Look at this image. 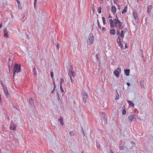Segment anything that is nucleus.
<instances>
[{
  "mask_svg": "<svg viewBox=\"0 0 153 153\" xmlns=\"http://www.w3.org/2000/svg\"><path fill=\"white\" fill-rule=\"evenodd\" d=\"M97 149H100L101 148V146L100 144H97Z\"/></svg>",
  "mask_w": 153,
  "mask_h": 153,
  "instance_id": "obj_30",
  "label": "nucleus"
},
{
  "mask_svg": "<svg viewBox=\"0 0 153 153\" xmlns=\"http://www.w3.org/2000/svg\"><path fill=\"white\" fill-rule=\"evenodd\" d=\"M53 83L54 85V88H55L56 86H55V83L54 81H53Z\"/></svg>",
  "mask_w": 153,
  "mask_h": 153,
  "instance_id": "obj_39",
  "label": "nucleus"
},
{
  "mask_svg": "<svg viewBox=\"0 0 153 153\" xmlns=\"http://www.w3.org/2000/svg\"><path fill=\"white\" fill-rule=\"evenodd\" d=\"M128 118L131 122L135 121L136 120V116L134 114H132L128 117Z\"/></svg>",
  "mask_w": 153,
  "mask_h": 153,
  "instance_id": "obj_4",
  "label": "nucleus"
},
{
  "mask_svg": "<svg viewBox=\"0 0 153 153\" xmlns=\"http://www.w3.org/2000/svg\"><path fill=\"white\" fill-rule=\"evenodd\" d=\"M130 72V70L129 69H125L124 70L125 74L126 76L129 75Z\"/></svg>",
  "mask_w": 153,
  "mask_h": 153,
  "instance_id": "obj_13",
  "label": "nucleus"
},
{
  "mask_svg": "<svg viewBox=\"0 0 153 153\" xmlns=\"http://www.w3.org/2000/svg\"><path fill=\"white\" fill-rule=\"evenodd\" d=\"M124 31L123 30H122L121 31V33H120V37H124Z\"/></svg>",
  "mask_w": 153,
  "mask_h": 153,
  "instance_id": "obj_21",
  "label": "nucleus"
},
{
  "mask_svg": "<svg viewBox=\"0 0 153 153\" xmlns=\"http://www.w3.org/2000/svg\"><path fill=\"white\" fill-rule=\"evenodd\" d=\"M117 35H120V30L117 29Z\"/></svg>",
  "mask_w": 153,
  "mask_h": 153,
  "instance_id": "obj_31",
  "label": "nucleus"
},
{
  "mask_svg": "<svg viewBox=\"0 0 153 153\" xmlns=\"http://www.w3.org/2000/svg\"><path fill=\"white\" fill-rule=\"evenodd\" d=\"M105 28L104 27H102V31H105Z\"/></svg>",
  "mask_w": 153,
  "mask_h": 153,
  "instance_id": "obj_34",
  "label": "nucleus"
},
{
  "mask_svg": "<svg viewBox=\"0 0 153 153\" xmlns=\"http://www.w3.org/2000/svg\"><path fill=\"white\" fill-rule=\"evenodd\" d=\"M117 70H114V73L115 76L117 77L119 76V72H120L121 71V69L120 68L118 67L117 68Z\"/></svg>",
  "mask_w": 153,
  "mask_h": 153,
  "instance_id": "obj_6",
  "label": "nucleus"
},
{
  "mask_svg": "<svg viewBox=\"0 0 153 153\" xmlns=\"http://www.w3.org/2000/svg\"><path fill=\"white\" fill-rule=\"evenodd\" d=\"M111 11L114 14L116 12V7L114 6H112L111 7Z\"/></svg>",
  "mask_w": 153,
  "mask_h": 153,
  "instance_id": "obj_14",
  "label": "nucleus"
},
{
  "mask_svg": "<svg viewBox=\"0 0 153 153\" xmlns=\"http://www.w3.org/2000/svg\"><path fill=\"white\" fill-rule=\"evenodd\" d=\"M4 36L7 38L9 37L8 32L6 30H4Z\"/></svg>",
  "mask_w": 153,
  "mask_h": 153,
  "instance_id": "obj_11",
  "label": "nucleus"
},
{
  "mask_svg": "<svg viewBox=\"0 0 153 153\" xmlns=\"http://www.w3.org/2000/svg\"><path fill=\"white\" fill-rule=\"evenodd\" d=\"M70 68L71 69V71L70 72H71L72 75L74 77L75 76V73L74 71H72V70H73V68L71 66H70Z\"/></svg>",
  "mask_w": 153,
  "mask_h": 153,
  "instance_id": "obj_12",
  "label": "nucleus"
},
{
  "mask_svg": "<svg viewBox=\"0 0 153 153\" xmlns=\"http://www.w3.org/2000/svg\"><path fill=\"white\" fill-rule=\"evenodd\" d=\"M94 40V37L92 33H90L89 35L87 40V43L90 45L93 44Z\"/></svg>",
  "mask_w": 153,
  "mask_h": 153,
  "instance_id": "obj_3",
  "label": "nucleus"
},
{
  "mask_svg": "<svg viewBox=\"0 0 153 153\" xmlns=\"http://www.w3.org/2000/svg\"><path fill=\"white\" fill-rule=\"evenodd\" d=\"M81 153H83V152H81Z\"/></svg>",
  "mask_w": 153,
  "mask_h": 153,
  "instance_id": "obj_48",
  "label": "nucleus"
},
{
  "mask_svg": "<svg viewBox=\"0 0 153 153\" xmlns=\"http://www.w3.org/2000/svg\"><path fill=\"white\" fill-rule=\"evenodd\" d=\"M60 90H61V91L62 92L64 91V90H63V89H62V85H60Z\"/></svg>",
  "mask_w": 153,
  "mask_h": 153,
  "instance_id": "obj_27",
  "label": "nucleus"
},
{
  "mask_svg": "<svg viewBox=\"0 0 153 153\" xmlns=\"http://www.w3.org/2000/svg\"><path fill=\"white\" fill-rule=\"evenodd\" d=\"M103 23L104 25H105L106 24L105 23V19L104 17H102V18Z\"/></svg>",
  "mask_w": 153,
  "mask_h": 153,
  "instance_id": "obj_23",
  "label": "nucleus"
},
{
  "mask_svg": "<svg viewBox=\"0 0 153 153\" xmlns=\"http://www.w3.org/2000/svg\"><path fill=\"white\" fill-rule=\"evenodd\" d=\"M70 79H71V81L72 82V79L71 76H70Z\"/></svg>",
  "mask_w": 153,
  "mask_h": 153,
  "instance_id": "obj_41",
  "label": "nucleus"
},
{
  "mask_svg": "<svg viewBox=\"0 0 153 153\" xmlns=\"http://www.w3.org/2000/svg\"><path fill=\"white\" fill-rule=\"evenodd\" d=\"M127 84L128 86H130V84L129 83L127 82Z\"/></svg>",
  "mask_w": 153,
  "mask_h": 153,
  "instance_id": "obj_37",
  "label": "nucleus"
},
{
  "mask_svg": "<svg viewBox=\"0 0 153 153\" xmlns=\"http://www.w3.org/2000/svg\"><path fill=\"white\" fill-rule=\"evenodd\" d=\"M3 90L4 93L5 94L6 97H7L9 95L8 92L7 88L6 87H3Z\"/></svg>",
  "mask_w": 153,
  "mask_h": 153,
  "instance_id": "obj_10",
  "label": "nucleus"
},
{
  "mask_svg": "<svg viewBox=\"0 0 153 153\" xmlns=\"http://www.w3.org/2000/svg\"><path fill=\"white\" fill-rule=\"evenodd\" d=\"M97 25H98V26L99 28L100 29H101V26H100V23H99V21H98V19L97 20Z\"/></svg>",
  "mask_w": 153,
  "mask_h": 153,
  "instance_id": "obj_25",
  "label": "nucleus"
},
{
  "mask_svg": "<svg viewBox=\"0 0 153 153\" xmlns=\"http://www.w3.org/2000/svg\"><path fill=\"white\" fill-rule=\"evenodd\" d=\"M51 77L52 78V79H53V72H51Z\"/></svg>",
  "mask_w": 153,
  "mask_h": 153,
  "instance_id": "obj_32",
  "label": "nucleus"
},
{
  "mask_svg": "<svg viewBox=\"0 0 153 153\" xmlns=\"http://www.w3.org/2000/svg\"><path fill=\"white\" fill-rule=\"evenodd\" d=\"M58 120L60 122V124L62 125H63L64 124L63 120V118L62 117H60L59 119Z\"/></svg>",
  "mask_w": 153,
  "mask_h": 153,
  "instance_id": "obj_16",
  "label": "nucleus"
},
{
  "mask_svg": "<svg viewBox=\"0 0 153 153\" xmlns=\"http://www.w3.org/2000/svg\"><path fill=\"white\" fill-rule=\"evenodd\" d=\"M29 101H30V102H33V100L31 98L29 99Z\"/></svg>",
  "mask_w": 153,
  "mask_h": 153,
  "instance_id": "obj_36",
  "label": "nucleus"
},
{
  "mask_svg": "<svg viewBox=\"0 0 153 153\" xmlns=\"http://www.w3.org/2000/svg\"><path fill=\"white\" fill-rule=\"evenodd\" d=\"M126 113V111L125 109H123L122 110V114H125Z\"/></svg>",
  "mask_w": 153,
  "mask_h": 153,
  "instance_id": "obj_28",
  "label": "nucleus"
},
{
  "mask_svg": "<svg viewBox=\"0 0 153 153\" xmlns=\"http://www.w3.org/2000/svg\"><path fill=\"white\" fill-rule=\"evenodd\" d=\"M17 3L18 5H19L20 4V2L18 0H16Z\"/></svg>",
  "mask_w": 153,
  "mask_h": 153,
  "instance_id": "obj_33",
  "label": "nucleus"
},
{
  "mask_svg": "<svg viewBox=\"0 0 153 153\" xmlns=\"http://www.w3.org/2000/svg\"><path fill=\"white\" fill-rule=\"evenodd\" d=\"M128 102L129 105L131 106L132 107H134V104L133 103L132 101H128Z\"/></svg>",
  "mask_w": 153,
  "mask_h": 153,
  "instance_id": "obj_17",
  "label": "nucleus"
},
{
  "mask_svg": "<svg viewBox=\"0 0 153 153\" xmlns=\"http://www.w3.org/2000/svg\"><path fill=\"white\" fill-rule=\"evenodd\" d=\"M110 25L111 28L116 27L119 29H122L123 27L122 25V23L120 21L117 15H116V18L114 19L113 20L110 19L109 20Z\"/></svg>",
  "mask_w": 153,
  "mask_h": 153,
  "instance_id": "obj_1",
  "label": "nucleus"
},
{
  "mask_svg": "<svg viewBox=\"0 0 153 153\" xmlns=\"http://www.w3.org/2000/svg\"><path fill=\"white\" fill-rule=\"evenodd\" d=\"M16 126L15 124L11 122L10 127V129L13 131H15L16 130Z\"/></svg>",
  "mask_w": 153,
  "mask_h": 153,
  "instance_id": "obj_5",
  "label": "nucleus"
},
{
  "mask_svg": "<svg viewBox=\"0 0 153 153\" xmlns=\"http://www.w3.org/2000/svg\"><path fill=\"white\" fill-rule=\"evenodd\" d=\"M118 99V97L117 98V97H116V98H115V99L116 100H117Z\"/></svg>",
  "mask_w": 153,
  "mask_h": 153,
  "instance_id": "obj_45",
  "label": "nucleus"
},
{
  "mask_svg": "<svg viewBox=\"0 0 153 153\" xmlns=\"http://www.w3.org/2000/svg\"><path fill=\"white\" fill-rule=\"evenodd\" d=\"M54 89H55V88H53V90L52 91H51V93H53V92L54 91Z\"/></svg>",
  "mask_w": 153,
  "mask_h": 153,
  "instance_id": "obj_46",
  "label": "nucleus"
},
{
  "mask_svg": "<svg viewBox=\"0 0 153 153\" xmlns=\"http://www.w3.org/2000/svg\"><path fill=\"white\" fill-rule=\"evenodd\" d=\"M152 6L151 5H149L147 8V13L148 14L150 15V12H151V10L152 9Z\"/></svg>",
  "mask_w": 153,
  "mask_h": 153,
  "instance_id": "obj_9",
  "label": "nucleus"
},
{
  "mask_svg": "<svg viewBox=\"0 0 153 153\" xmlns=\"http://www.w3.org/2000/svg\"><path fill=\"white\" fill-rule=\"evenodd\" d=\"M96 56L97 59H99V56H98V54H96Z\"/></svg>",
  "mask_w": 153,
  "mask_h": 153,
  "instance_id": "obj_35",
  "label": "nucleus"
},
{
  "mask_svg": "<svg viewBox=\"0 0 153 153\" xmlns=\"http://www.w3.org/2000/svg\"><path fill=\"white\" fill-rule=\"evenodd\" d=\"M10 58H9L8 59V61L9 62L10 61Z\"/></svg>",
  "mask_w": 153,
  "mask_h": 153,
  "instance_id": "obj_47",
  "label": "nucleus"
},
{
  "mask_svg": "<svg viewBox=\"0 0 153 153\" xmlns=\"http://www.w3.org/2000/svg\"><path fill=\"white\" fill-rule=\"evenodd\" d=\"M88 97V95L85 92H84L82 94V100L83 101L84 103H86V99Z\"/></svg>",
  "mask_w": 153,
  "mask_h": 153,
  "instance_id": "obj_7",
  "label": "nucleus"
},
{
  "mask_svg": "<svg viewBox=\"0 0 153 153\" xmlns=\"http://www.w3.org/2000/svg\"><path fill=\"white\" fill-rule=\"evenodd\" d=\"M37 0H35V1H34V6H35V4L36 3V1Z\"/></svg>",
  "mask_w": 153,
  "mask_h": 153,
  "instance_id": "obj_42",
  "label": "nucleus"
},
{
  "mask_svg": "<svg viewBox=\"0 0 153 153\" xmlns=\"http://www.w3.org/2000/svg\"><path fill=\"white\" fill-rule=\"evenodd\" d=\"M108 18H112V16H111L110 15H109V16Z\"/></svg>",
  "mask_w": 153,
  "mask_h": 153,
  "instance_id": "obj_43",
  "label": "nucleus"
},
{
  "mask_svg": "<svg viewBox=\"0 0 153 153\" xmlns=\"http://www.w3.org/2000/svg\"><path fill=\"white\" fill-rule=\"evenodd\" d=\"M70 135L71 136H73L74 135V134L73 133V131H70Z\"/></svg>",
  "mask_w": 153,
  "mask_h": 153,
  "instance_id": "obj_29",
  "label": "nucleus"
},
{
  "mask_svg": "<svg viewBox=\"0 0 153 153\" xmlns=\"http://www.w3.org/2000/svg\"><path fill=\"white\" fill-rule=\"evenodd\" d=\"M127 48V46L126 44H125V49H126Z\"/></svg>",
  "mask_w": 153,
  "mask_h": 153,
  "instance_id": "obj_40",
  "label": "nucleus"
},
{
  "mask_svg": "<svg viewBox=\"0 0 153 153\" xmlns=\"http://www.w3.org/2000/svg\"><path fill=\"white\" fill-rule=\"evenodd\" d=\"M98 11L99 13H100L101 12V7H100L98 8Z\"/></svg>",
  "mask_w": 153,
  "mask_h": 153,
  "instance_id": "obj_26",
  "label": "nucleus"
},
{
  "mask_svg": "<svg viewBox=\"0 0 153 153\" xmlns=\"http://www.w3.org/2000/svg\"><path fill=\"white\" fill-rule=\"evenodd\" d=\"M64 80L63 78H60V85H62V83L64 82Z\"/></svg>",
  "mask_w": 153,
  "mask_h": 153,
  "instance_id": "obj_24",
  "label": "nucleus"
},
{
  "mask_svg": "<svg viewBox=\"0 0 153 153\" xmlns=\"http://www.w3.org/2000/svg\"><path fill=\"white\" fill-rule=\"evenodd\" d=\"M127 8V7L126 6H125V7L124 8V9L122 11V13L123 14V13H124L126 12Z\"/></svg>",
  "mask_w": 153,
  "mask_h": 153,
  "instance_id": "obj_18",
  "label": "nucleus"
},
{
  "mask_svg": "<svg viewBox=\"0 0 153 153\" xmlns=\"http://www.w3.org/2000/svg\"><path fill=\"white\" fill-rule=\"evenodd\" d=\"M120 36H119L118 37V38L117 39V43H120V42H121V39H120Z\"/></svg>",
  "mask_w": 153,
  "mask_h": 153,
  "instance_id": "obj_22",
  "label": "nucleus"
},
{
  "mask_svg": "<svg viewBox=\"0 0 153 153\" xmlns=\"http://www.w3.org/2000/svg\"><path fill=\"white\" fill-rule=\"evenodd\" d=\"M116 33V31L114 29H111L110 30V33L111 35H115Z\"/></svg>",
  "mask_w": 153,
  "mask_h": 153,
  "instance_id": "obj_15",
  "label": "nucleus"
},
{
  "mask_svg": "<svg viewBox=\"0 0 153 153\" xmlns=\"http://www.w3.org/2000/svg\"><path fill=\"white\" fill-rule=\"evenodd\" d=\"M21 66L20 65L17 64H15L13 65V77L14 76V75L16 73H18L21 71Z\"/></svg>",
  "mask_w": 153,
  "mask_h": 153,
  "instance_id": "obj_2",
  "label": "nucleus"
},
{
  "mask_svg": "<svg viewBox=\"0 0 153 153\" xmlns=\"http://www.w3.org/2000/svg\"><path fill=\"white\" fill-rule=\"evenodd\" d=\"M119 43V46L120 47V48H121V49H123V42H120V43Z\"/></svg>",
  "mask_w": 153,
  "mask_h": 153,
  "instance_id": "obj_19",
  "label": "nucleus"
},
{
  "mask_svg": "<svg viewBox=\"0 0 153 153\" xmlns=\"http://www.w3.org/2000/svg\"><path fill=\"white\" fill-rule=\"evenodd\" d=\"M57 48H59V44L58 43H57Z\"/></svg>",
  "mask_w": 153,
  "mask_h": 153,
  "instance_id": "obj_38",
  "label": "nucleus"
},
{
  "mask_svg": "<svg viewBox=\"0 0 153 153\" xmlns=\"http://www.w3.org/2000/svg\"><path fill=\"white\" fill-rule=\"evenodd\" d=\"M133 15L135 20L138 19V15L136 11H133Z\"/></svg>",
  "mask_w": 153,
  "mask_h": 153,
  "instance_id": "obj_8",
  "label": "nucleus"
},
{
  "mask_svg": "<svg viewBox=\"0 0 153 153\" xmlns=\"http://www.w3.org/2000/svg\"><path fill=\"white\" fill-rule=\"evenodd\" d=\"M140 86L142 88H144V85L143 82V81L140 82Z\"/></svg>",
  "mask_w": 153,
  "mask_h": 153,
  "instance_id": "obj_20",
  "label": "nucleus"
},
{
  "mask_svg": "<svg viewBox=\"0 0 153 153\" xmlns=\"http://www.w3.org/2000/svg\"><path fill=\"white\" fill-rule=\"evenodd\" d=\"M2 27V24L1 23L0 24V28H1Z\"/></svg>",
  "mask_w": 153,
  "mask_h": 153,
  "instance_id": "obj_44",
  "label": "nucleus"
},
{
  "mask_svg": "<svg viewBox=\"0 0 153 153\" xmlns=\"http://www.w3.org/2000/svg\"><path fill=\"white\" fill-rule=\"evenodd\" d=\"M101 0V1H103V0Z\"/></svg>",
  "mask_w": 153,
  "mask_h": 153,
  "instance_id": "obj_49",
  "label": "nucleus"
}]
</instances>
